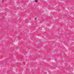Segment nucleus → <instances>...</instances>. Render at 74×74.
<instances>
[{
    "label": "nucleus",
    "mask_w": 74,
    "mask_h": 74,
    "mask_svg": "<svg viewBox=\"0 0 74 74\" xmlns=\"http://www.w3.org/2000/svg\"><path fill=\"white\" fill-rule=\"evenodd\" d=\"M35 2L36 3H37V2H38V1H37V0H36Z\"/></svg>",
    "instance_id": "obj_1"
},
{
    "label": "nucleus",
    "mask_w": 74,
    "mask_h": 74,
    "mask_svg": "<svg viewBox=\"0 0 74 74\" xmlns=\"http://www.w3.org/2000/svg\"><path fill=\"white\" fill-rule=\"evenodd\" d=\"M45 37H47V35H45Z\"/></svg>",
    "instance_id": "obj_2"
},
{
    "label": "nucleus",
    "mask_w": 74,
    "mask_h": 74,
    "mask_svg": "<svg viewBox=\"0 0 74 74\" xmlns=\"http://www.w3.org/2000/svg\"><path fill=\"white\" fill-rule=\"evenodd\" d=\"M35 20H36V19H37L36 18H35Z\"/></svg>",
    "instance_id": "obj_3"
}]
</instances>
